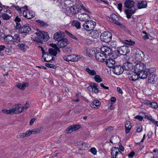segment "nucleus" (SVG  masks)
Wrapping results in <instances>:
<instances>
[{
	"mask_svg": "<svg viewBox=\"0 0 158 158\" xmlns=\"http://www.w3.org/2000/svg\"><path fill=\"white\" fill-rule=\"evenodd\" d=\"M37 37L35 38L36 41L41 44L43 43V42H46L48 40L49 36L48 33L44 31H40L35 33Z\"/></svg>",
	"mask_w": 158,
	"mask_h": 158,
	"instance_id": "obj_2",
	"label": "nucleus"
},
{
	"mask_svg": "<svg viewBox=\"0 0 158 158\" xmlns=\"http://www.w3.org/2000/svg\"><path fill=\"white\" fill-rule=\"evenodd\" d=\"M23 111L21 107H19L18 109L16 111L15 114H18L21 113Z\"/></svg>",
	"mask_w": 158,
	"mask_h": 158,
	"instance_id": "obj_57",
	"label": "nucleus"
},
{
	"mask_svg": "<svg viewBox=\"0 0 158 158\" xmlns=\"http://www.w3.org/2000/svg\"><path fill=\"white\" fill-rule=\"evenodd\" d=\"M2 38L3 39L5 40H6L8 42L10 41L13 42V36L10 35H6L3 33H0V40Z\"/></svg>",
	"mask_w": 158,
	"mask_h": 158,
	"instance_id": "obj_17",
	"label": "nucleus"
},
{
	"mask_svg": "<svg viewBox=\"0 0 158 158\" xmlns=\"http://www.w3.org/2000/svg\"><path fill=\"white\" fill-rule=\"evenodd\" d=\"M111 39L112 34L108 31H104L100 35L101 41L107 43L110 42Z\"/></svg>",
	"mask_w": 158,
	"mask_h": 158,
	"instance_id": "obj_6",
	"label": "nucleus"
},
{
	"mask_svg": "<svg viewBox=\"0 0 158 158\" xmlns=\"http://www.w3.org/2000/svg\"><path fill=\"white\" fill-rule=\"evenodd\" d=\"M117 25H118L120 26L121 28L122 29V30H123V31H124L125 32L128 33H130V31L126 27V26H125L123 25V24H121V23H118V24H117Z\"/></svg>",
	"mask_w": 158,
	"mask_h": 158,
	"instance_id": "obj_39",
	"label": "nucleus"
},
{
	"mask_svg": "<svg viewBox=\"0 0 158 158\" xmlns=\"http://www.w3.org/2000/svg\"><path fill=\"white\" fill-rule=\"evenodd\" d=\"M101 51L104 54V55L106 57L107 56H113L112 50L110 48L106 46H103L101 47Z\"/></svg>",
	"mask_w": 158,
	"mask_h": 158,
	"instance_id": "obj_8",
	"label": "nucleus"
},
{
	"mask_svg": "<svg viewBox=\"0 0 158 158\" xmlns=\"http://www.w3.org/2000/svg\"><path fill=\"white\" fill-rule=\"evenodd\" d=\"M135 9H141L146 8L147 3L146 1H135Z\"/></svg>",
	"mask_w": 158,
	"mask_h": 158,
	"instance_id": "obj_9",
	"label": "nucleus"
},
{
	"mask_svg": "<svg viewBox=\"0 0 158 158\" xmlns=\"http://www.w3.org/2000/svg\"><path fill=\"white\" fill-rule=\"evenodd\" d=\"M136 131L138 132H140L142 131V126L141 125H138L136 127Z\"/></svg>",
	"mask_w": 158,
	"mask_h": 158,
	"instance_id": "obj_46",
	"label": "nucleus"
},
{
	"mask_svg": "<svg viewBox=\"0 0 158 158\" xmlns=\"http://www.w3.org/2000/svg\"><path fill=\"white\" fill-rule=\"evenodd\" d=\"M125 12L127 15V18L128 19L130 18L131 16L132 15L131 13L130 12H129V11L128 10L126 11Z\"/></svg>",
	"mask_w": 158,
	"mask_h": 158,
	"instance_id": "obj_59",
	"label": "nucleus"
},
{
	"mask_svg": "<svg viewBox=\"0 0 158 158\" xmlns=\"http://www.w3.org/2000/svg\"><path fill=\"white\" fill-rule=\"evenodd\" d=\"M135 1L131 0H126L124 3L125 6L127 8H131L133 7L135 9Z\"/></svg>",
	"mask_w": 158,
	"mask_h": 158,
	"instance_id": "obj_16",
	"label": "nucleus"
},
{
	"mask_svg": "<svg viewBox=\"0 0 158 158\" xmlns=\"http://www.w3.org/2000/svg\"><path fill=\"white\" fill-rule=\"evenodd\" d=\"M29 105L27 102L26 103L24 106L22 107L23 111L26 110L28 108Z\"/></svg>",
	"mask_w": 158,
	"mask_h": 158,
	"instance_id": "obj_50",
	"label": "nucleus"
},
{
	"mask_svg": "<svg viewBox=\"0 0 158 158\" xmlns=\"http://www.w3.org/2000/svg\"><path fill=\"white\" fill-rule=\"evenodd\" d=\"M56 49H54L50 48L49 49V52L51 55L56 56L58 53V52H60V49L58 48H56Z\"/></svg>",
	"mask_w": 158,
	"mask_h": 158,
	"instance_id": "obj_24",
	"label": "nucleus"
},
{
	"mask_svg": "<svg viewBox=\"0 0 158 158\" xmlns=\"http://www.w3.org/2000/svg\"><path fill=\"white\" fill-rule=\"evenodd\" d=\"M85 71L91 76H95L96 74V72L94 70H91L89 68L85 69Z\"/></svg>",
	"mask_w": 158,
	"mask_h": 158,
	"instance_id": "obj_33",
	"label": "nucleus"
},
{
	"mask_svg": "<svg viewBox=\"0 0 158 158\" xmlns=\"http://www.w3.org/2000/svg\"><path fill=\"white\" fill-rule=\"evenodd\" d=\"M149 106L155 109L157 108L158 107L157 103L155 102H150Z\"/></svg>",
	"mask_w": 158,
	"mask_h": 158,
	"instance_id": "obj_41",
	"label": "nucleus"
},
{
	"mask_svg": "<svg viewBox=\"0 0 158 158\" xmlns=\"http://www.w3.org/2000/svg\"><path fill=\"white\" fill-rule=\"evenodd\" d=\"M113 130V127L111 126H110L108 127L107 128L105 129V130L106 131H108V132H110L111 131Z\"/></svg>",
	"mask_w": 158,
	"mask_h": 158,
	"instance_id": "obj_61",
	"label": "nucleus"
},
{
	"mask_svg": "<svg viewBox=\"0 0 158 158\" xmlns=\"http://www.w3.org/2000/svg\"><path fill=\"white\" fill-rule=\"evenodd\" d=\"M96 25L95 22L92 20H88L83 24L84 28L87 31H91L94 29Z\"/></svg>",
	"mask_w": 158,
	"mask_h": 158,
	"instance_id": "obj_5",
	"label": "nucleus"
},
{
	"mask_svg": "<svg viewBox=\"0 0 158 158\" xmlns=\"http://www.w3.org/2000/svg\"><path fill=\"white\" fill-rule=\"evenodd\" d=\"M45 65L46 66L49 67L53 68L54 69L55 68V66L54 64H51L49 63H46L45 64Z\"/></svg>",
	"mask_w": 158,
	"mask_h": 158,
	"instance_id": "obj_60",
	"label": "nucleus"
},
{
	"mask_svg": "<svg viewBox=\"0 0 158 158\" xmlns=\"http://www.w3.org/2000/svg\"><path fill=\"white\" fill-rule=\"evenodd\" d=\"M32 133L34 134L40 132V131L38 129H33L31 130Z\"/></svg>",
	"mask_w": 158,
	"mask_h": 158,
	"instance_id": "obj_58",
	"label": "nucleus"
},
{
	"mask_svg": "<svg viewBox=\"0 0 158 158\" xmlns=\"http://www.w3.org/2000/svg\"><path fill=\"white\" fill-rule=\"evenodd\" d=\"M12 7H15V9L17 10L19 12L21 11V8L18 6H15L14 5H12Z\"/></svg>",
	"mask_w": 158,
	"mask_h": 158,
	"instance_id": "obj_56",
	"label": "nucleus"
},
{
	"mask_svg": "<svg viewBox=\"0 0 158 158\" xmlns=\"http://www.w3.org/2000/svg\"><path fill=\"white\" fill-rule=\"evenodd\" d=\"M131 123L129 122L125 124V132L126 134L128 133L131 128Z\"/></svg>",
	"mask_w": 158,
	"mask_h": 158,
	"instance_id": "obj_35",
	"label": "nucleus"
},
{
	"mask_svg": "<svg viewBox=\"0 0 158 158\" xmlns=\"http://www.w3.org/2000/svg\"><path fill=\"white\" fill-rule=\"evenodd\" d=\"M110 17L111 18V21L113 23L116 24L118 23V21L119 19L117 15L115 14H113L111 15H110Z\"/></svg>",
	"mask_w": 158,
	"mask_h": 158,
	"instance_id": "obj_29",
	"label": "nucleus"
},
{
	"mask_svg": "<svg viewBox=\"0 0 158 158\" xmlns=\"http://www.w3.org/2000/svg\"><path fill=\"white\" fill-rule=\"evenodd\" d=\"M119 154H122V153L121 152L119 151V149L118 148V151H117L116 154L114 155V157H112V158H116V157Z\"/></svg>",
	"mask_w": 158,
	"mask_h": 158,
	"instance_id": "obj_55",
	"label": "nucleus"
},
{
	"mask_svg": "<svg viewBox=\"0 0 158 158\" xmlns=\"http://www.w3.org/2000/svg\"><path fill=\"white\" fill-rule=\"evenodd\" d=\"M19 107V106L16 105L13 108L11 109L12 114H15L16 111L18 109Z\"/></svg>",
	"mask_w": 158,
	"mask_h": 158,
	"instance_id": "obj_51",
	"label": "nucleus"
},
{
	"mask_svg": "<svg viewBox=\"0 0 158 158\" xmlns=\"http://www.w3.org/2000/svg\"><path fill=\"white\" fill-rule=\"evenodd\" d=\"M154 72V71L152 73H148V74H149L148 79V82L149 83L152 84H155L157 79V76L154 73H152Z\"/></svg>",
	"mask_w": 158,
	"mask_h": 158,
	"instance_id": "obj_15",
	"label": "nucleus"
},
{
	"mask_svg": "<svg viewBox=\"0 0 158 158\" xmlns=\"http://www.w3.org/2000/svg\"><path fill=\"white\" fill-rule=\"evenodd\" d=\"M122 42L126 44L129 45H134L135 43L134 42L131 41L130 39L129 40H123L122 41Z\"/></svg>",
	"mask_w": 158,
	"mask_h": 158,
	"instance_id": "obj_36",
	"label": "nucleus"
},
{
	"mask_svg": "<svg viewBox=\"0 0 158 158\" xmlns=\"http://www.w3.org/2000/svg\"><path fill=\"white\" fill-rule=\"evenodd\" d=\"M112 69L114 73L117 75L122 74L124 71L123 67L120 65H115Z\"/></svg>",
	"mask_w": 158,
	"mask_h": 158,
	"instance_id": "obj_12",
	"label": "nucleus"
},
{
	"mask_svg": "<svg viewBox=\"0 0 158 158\" xmlns=\"http://www.w3.org/2000/svg\"><path fill=\"white\" fill-rule=\"evenodd\" d=\"M25 133H21L18 135V138H23L25 137H26Z\"/></svg>",
	"mask_w": 158,
	"mask_h": 158,
	"instance_id": "obj_53",
	"label": "nucleus"
},
{
	"mask_svg": "<svg viewBox=\"0 0 158 158\" xmlns=\"http://www.w3.org/2000/svg\"><path fill=\"white\" fill-rule=\"evenodd\" d=\"M98 85L97 84L92 82L90 85L88 87V89L90 92L95 94H97L99 92V90L98 88Z\"/></svg>",
	"mask_w": 158,
	"mask_h": 158,
	"instance_id": "obj_11",
	"label": "nucleus"
},
{
	"mask_svg": "<svg viewBox=\"0 0 158 158\" xmlns=\"http://www.w3.org/2000/svg\"><path fill=\"white\" fill-rule=\"evenodd\" d=\"M70 61L73 62H77L78 60V56L74 55H68Z\"/></svg>",
	"mask_w": 158,
	"mask_h": 158,
	"instance_id": "obj_32",
	"label": "nucleus"
},
{
	"mask_svg": "<svg viewBox=\"0 0 158 158\" xmlns=\"http://www.w3.org/2000/svg\"><path fill=\"white\" fill-rule=\"evenodd\" d=\"M145 67V65L142 63H138L134 67L135 73L139 74L141 79L145 78L148 75V73H152L155 70L154 68L146 69Z\"/></svg>",
	"mask_w": 158,
	"mask_h": 158,
	"instance_id": "obj_1",
	"label": "nucleus"
},
{
	"mask_svg": "<svg viewBox=\"0 0 158 158\" xmlns=\"http://www.w3.org/2000/svg\"><path fill=\"white\" fill-rule=\"evenodd\" d=\"M75 0H62L61 3L65 7H68L69 5L72 4Z\"/></svg>",
	"mask_w": 158,
	"mask_h": 158,
	"instance_id": "obj_26",
	"label": "nucleus"
},
{
	"mask_svg": "<svg viewBox=\"0 0 158 158\" xmlns=\"http://www.w3.org/2000/svg\"><path fill=\"white\" fill-rule=\"evenodd\" d=\"M63 51L66 53H69L71 52V50L70 48H65L64 49Z\"/></svg>",
	"mask_w": 158,
	"mask_h": 158,
	"instance_id": "obj_52",
	"label": "nucleus"
},
{
	"mask_svg": "<svg viewBox=\"0 0 158 158\" xmlns=\"http://www.w3.org/2000/svg\"><path fill=\"white\" fill-rule=\"evenodd\" d=\"M15 28L18 30L19 33L24 34L25 35H27L31 31V28L29 26V25L28 24L21 26L20 24L17 23Z\"/></svg>",
	"mask_w": 158,
	"mask_h": 158,
	"instance_id": "obj_3",
	"label": "nucleus"
},
{
	"mask_svg": "<svg viewBox=\"0 0 158 158\" xmlns=\"http://www.w3.org/2000/svg\"><path fill=\"white\" fill-rule=\"evenodd\" d=\"M78 18L80 20L85 22L89 20L90 18L88 15L85 13L79 15Z\"/></svg>",
	"mask_w": 158,
	"mask_h": 158,
	"instance_id": "obj_21",
	"label": "nucleus"
},
{
	"mask_svg": "<svg viewBox=\"0 0 158 158\" xmlns=\"http://www.w3.org/2000/svg\"><path fill=\"white\" fill-rule=\"evenodd\" d=\"M29 84L28 82H24L22 84L21 83H18L17 84V87L19 89L22 90H24L25 88L27 87Z\"/></svg>",
	"mask_w": 158,
	"mask_h": 158,
	"instance_id": "obj_28",
	"label": "nucleus"
},
{
	"mask_svg": "<svg viewBox=\"0 0 158 158\" xmlns=\"http://www.w3.org/2000/svg\"><path fill=\"white\" fill-rule=\"evenodd\" d=\"M144 54L140 50L137 51L135 52V58L138 62H141L143 59Z\"/></svg>",
	"mask_w": 158,
	"mask_h": 158,
	"instance_id": "obj_10",
	"label": "nucleus"
},
{
	"mask_svg": "<svg viewBox=\"0 0 158 158\" xmlns=\"http://www.w3.org/2000/svg\"><path fill=\"white\" fill-rule=\"evenodd\" d=\"M26 135L27 136L30 135L31 134H32L31 130H29L27 131L25 133Z\"/></svg>",
	"mask_w": 158,
	"mask_h": 158,
	"instance_id": "obj_62",
	"label": "nucleus"
},
{
	"mask_svg": "<svg viewBox=\"0 0 158 158\" xmlns=\"http://www.w3.org/2000/svg\"><path fill=\"white\" fill-rule=\"evenodd\" d=\"M13 42H15L17 43L20 42V35L18 34H15L13 36Z\"/></svg>",
	"mask_w": 158,
	"mask_h": 158,
	"instance_id": "obj_34",
	"label": "nucleus"
},
{
	"mask_svg": "<svg viewBox=\"0 0 158 158\" xmlns=\"http://www.w3.org/2000/svg\"><path fill=\"white\" fill-rule=\"evenodd\" d=\"M123 67L124 70H131L133 68L132 64L129 61H127L123 64Z\"/></svg>",
	"mask_w": 158,
	"mask_h": 158,
	"instance_id": "obj_23",
	"label": "nucleus"
},
{
	"mask_svg": "<svg viewBox=\"0 0 158 158\" xmlns=\"http://www.w3.org/2000/svg\"><path fill=\"white\" fill-rule=\"evenodd\" d=\"M139 77L140 78V77L139 76V74L137 73L129 76V79L133 81H135L138 79Z\"/></svg>",
	"mask_w": 158,
	"mask_h": 158,
	"instance_id": "obj_30",
	"label": "nucleus"
},
{
	"mask_svg": "<svg viewBox=\"0 0 158 158\" xmlns=\"http://www.w3.org/2000/svg\"><path fill=\"white\" fill-rule=\"evenodd\" d=\"M145 118H147L148 120H149L151 121L153 123H154V124L156 123V121L154 119L152 118V116L151 115L148 116V115H145Z\"/></svg>",
	"mask_w": 158,
	"mask_h": 158,
	"instance_id": "obj_44",
	"label": "nucleus"
},
{
	"mask_svg": "<svg viewBox=\"0 0 158 158\" xmlns=\"http://www.w3.org/2000/svg\"><path fill=\"white\" fill-rule=\"evenodd\" d=\"M135 118L137 119L139 121H142L143 119L142 117L140 115H139L136 116L135 117Z\"/></svg>",
	"mask_w": 158,
	"mask_h": 158,
	"instance_id": "obj_63",
	"label": "nucleus"
},
{
	"mask_svg": "<svg viewBox=\"0 0 158 158\" xmlns=\"http://www.w3.org/2000/svg\"><path fill=\"white\" fill-rule=\"evenodd\" d=\"M19 48L21 50L24 52L26 49L27 46L26 45L25 42H21V43L18 44L17 45Z\"/></svg>",
	"mask_w": 158,
	"mask_h": 158,
	"instance_id": "obj_27",
	"label": "nucleus"
},
{
	"mask_svg": "<svg viewBox=\"0 0 158 158\" xmlns=\"http://www.w3.org/2000/svg\"><path fill=\"white\" fill-rule=\"evenodd\" d=\"M99 31L97 30L93 31L90 32L91 36L94 38H97L99 35Z\"/></svg>",
	"mask_w": 158,
	"mask_h": 158,
	"instance_id": "obj_31",
	"label": "nucleus"
},
{
	"mask_svg": "<svg viewBox=\"0 0 158 158\" xmlns=\"http://www.w3.org/2000/svg\"><path fill=\"white\" fill-rule=\"evenodd\" d=\"M81 1L79 0H75V3L69 9L70 13L72 15H75L79 13L81 10Z\"/></svg>",
	"mask_w": 158,
	"mask_h": 158,
	"instance_id": "obj_4",
	"label": "nucleus"
},
{
	"mask_svg": "<svg viewBox=\"0 0 158 158\" xmlns=\"http://www.w3.org/2000/svg\"><path fill=\"white\" fill-rule=\"evenodd\" d=\"M36 22L38 23H39L42 26H44L45 25H46L47 26H48V24L46 23H45L44 22L40 20H36Z\"/></svg>",
	"mask_w": 158,
	"mask_h": 158,
	"instance_id": "obj_43",
	"label": "nucleus"
},
{
	"mask_svg": "<svg viewBox=\"0 0 158 158\" xmlns=\"http://www.w3.org/2000/svg\"><path fill=\"white\" fill-rule=\"evenodd\" d=\"M116 98L114 97H112L110 98L111 103H113L114 104L115 102Z\"/></svg>",
	"mask_w": 158,
	"mask_h": 158,
	"instance_id": "obj_64",
	"label": "nucleus"
},
{
	"mask_svg": "<svg viewBox=\"0 0 158 158\" xmlns=\"http://www.w3.org/2000/svg\"><path fill=\"white\" fill-rule=\"evenodd\" d=\"M94 78L95 81L98 83H100L102 81L100 76L98 75H95Z\"/></svg>",
	"mask_w": 158,
	"mask_h": 158,
	"instance_id": "obj_40",
	"label": "nucleus"
},
{
	"mask_svg": "<svg viewBox=\"0 0 158 158\" xmlns=\"http://www.w3.org/2000/svg\"><path fill=\"white\" fill-rule=\"evenodd\" d=\"M2 112L7 114H12L11 109H10L9 110H7L6 109H3L2 110Z\"/></svg>",
	"mask_w": 158,
	"mask_h": 158,
	"instance_id": "obj_49",
	"label": "nucleus"
},
{
	"mask_svg": "<svg viewBox=\"0 0 158 158\" xmlns=\"http://www.w3.org/2000/svg\"><path fill=\"white\" fill-rule=\"evenodd\" d=\"M23 15L26 18L30 19L35 16V14L31 10H29L27 9L23 12Z\"/></svg>",
	"mask_w": 158,
	"mask_h": 158,
	"instance_id": "obj_13",
	"label": "nucleus"
},
{
	"mask_svg": "<svg viewBox=\"0 0 158 158\" xmlns=\"http://www.w3.org/2000/svg\"><path fill=\"white\" fill-rule=\"evenodd\" d=\"M106 63L107 66L110 68H112L115 65V61L112 59H108L106 60Z\"/></svg>",
	"mask_w": 158,
	"mask_h": 158,
	"instance_id": "obj_22",
	"label": "nucleus"
},
{
	"mask_svg": "<svg viewBox=\"0 0 158 158\" xmlns=\"http://www.w3.org/2000/svg\"><path fill=\"white\" fill-rule=\"evenodd\" d=\"M2 17L3 19L7 20L10 19L11 16L5 13L2 14V15H0V17Z\"/></svg>",
	"mask_w": 158,
	"mask_h": 158,
	"instance_id": "obj_38",
	"label": "nucleus"
},
{
	"mask_svg": "<svg viewBox=\"0 0 158 158\" xmlns=\"http://www.w3.org/2000/svg\"><path fill=\"white\" fill-rule=\"evenodd\" d=\"M79 125H75L69 126L65 131L66 133H70L73 131H76L79 129L80 127Z\"/></svg>",
	"mask_w": 158,
	"mask_h": 158,
	"instance_id": "obj_14",
	"label": "nucleus"
},
{
	"mask_svg": "<svg viewBox=\"0 0 158 158\" xmlns=\"http://www.w3.org/2000/svg\"><path fill=\"white\" fill-rule=\"evenodd\" d=\"M95 57L97 60L102 62H104L105 59L106 58L102 52L96 53Z\"/></svg>",
	"mask_w": 158,
	"mask_h": 158,
	"instance_id": "obj_19",
	"label": "nucleus"
},
{
	"mask_svg": "<svg viewBox=\"0 0 158 158\" xmlns=\"http://www.w3.org/2000/svg\"><path fill=\"white\" fill-rule=\"evenodd\" d=\"M82 147L81 148L82 150H85L87 148V147L86 145V144L85 143H81Z\"/></svg>",
	"mask_w": 158,
	"mask_h": 158,
	"instance_id": "obj_54",
	"label": "nucleus"
},
{
	"mask_svg": "<svg viewBox=\"0 0 158 158\" xmlns=\"http://www.w3.org/2000/svg\"><path fill=\"white\" fill-rule=\"evenodd\" d=\"M72 25L75 27L77 29H79L81 27L80 23L77 20H74L72 23Z\"/></svg>",
	"mask_w": 158,
	"mask_h": 158,
	"instance_id": "obj_37",
	"label": "nucleus"
},
{
	"mask_svg": "<svg viewBox=\"0 0 158 158\" xmlns=\"http://www.w3.org/2000/svg\"><path fill=\"white\" fill-rule=\"evenodd\" d=\"M64 34L63 32L59 31L54 34L53 38L55 40L59 41L64 38Z\"/></svg>",
	"mask_w": 158,
	"mask_h": 158,
	"instance_id": "obj_20",
	"label": "nucleus"
},
{
	"mask_svg": "<svg viewBox=\"0 0 158 158\" xmlns=\"http://www.w3.org/2000/svg\"><path fill=\"white\" fill-rule=\"evenodd\" d=\"M89 151L91 152L94 155H95L97 154V151L95 148H91Z\"/></svg>",
	"mask_w": 158,
	"mask_h": 158,
	"instance_id": "obj_45",
	"label": "nucleus"
},
{
	"mask_svg": "<svg viewBox=\"0 0 158 158\" xmlns=\"http://www.w3.org/2000/svg\"><path fill=\"white\" fill-rule=\"evenodd\" d=\"M69 43L68 39L66 38H63L59 40L57 43V45L60 48H63L67 45Z\"/></svg>",
	"mask_w": 158,
	"mask_h": 158,
	"instance_id": "obj_18",
	"label": "nucleus"
},
{
	"mask_svg": "<svg viewBox=\"0 0 158 158\" xmlns=\"http://www.w3.org/2000/svg\"><path fill=\"white\" fill-rule=\"evenodd\" d=\"M117 51L120 55H126L130 52V47L126 46H122L117 48Z\"/></svg>",
	"mask_w": 158,
	"mask_h": 158,
	"instance_id": "obj_7",
	"label": "nucleus"
},
{
	"mask_svg": "<svg viewBox=\"0 0 158 158\" xmlns=\"http://www.w3.org/2000/svg\"><path fill=\"white\" fill-rule=\"evenodd\" d=\"M117 151H118V148H117L114 147L111 149V154L112 157H113L116 154Z\"/></svg>",
	"mask_w": 158,
	"mask_h": 158,
	"instance_id": "obj_42",
	"label": "nucleus"
},
{
	"mask_svg": "<svg viewBox=\"0 0 158 158\" xmlns=\"http://www.w3.org/2000/svg\"><path fill=\"white\" fill-rule=\"evenodd\" d=\"M101 102L98 100H94L90 104V106L93 108H98L100 106Z\"/></svg>",
	"mask_w": 158,
	"mask_h": 158,
	"instance_id": "obj_25",
	"label": "nucleus"
},
{
	"mask_svg": "<svg viewBox=\"0 0 158 158\" xmlns=\"http://www.w3.org/2000/svg\"><path fill=\"white\" fill-rule=\"evenodd\" d=\"M6 48L5 46L4 45H0V55L1 56H3L4 54L2 52V51Z\"/></svg>",
	"mask_w": 158,
	"mask_h": 158,
	"instance_id": "obj_48",
	"label": "nucleus"
},
{
	"mask_svg": "<svg viewBox=\"0 0 158 158\" xmlns=\"http://www.w3.org/2000/svg\"><path fill=\"white\" fill-rule=\"evenodd\" d=\"M66 33L71 38L76 40H77V38L76 37L69 32L66 31Z\"/></svg>",
	"mask_w": 158,
	"mask_h": 158,
	"instance_id": "obj_47",
	"label": "nucleus"
}]
</instances>
